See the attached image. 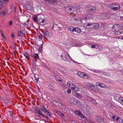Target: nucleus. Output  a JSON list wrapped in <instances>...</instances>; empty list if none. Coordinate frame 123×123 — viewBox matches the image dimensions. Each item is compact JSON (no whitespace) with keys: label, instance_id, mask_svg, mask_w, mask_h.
<instances>
[{"label":"nucleus","instance_id":"nucleus-32","mask_svg":"<svg viewBox=\"0 0 123 123\" xmlns=\"http://www.w3.org/2000/svg\"><path fill=\"white\" fill-rule=\"evenodd\" d=\"M114 3H112L110 5V8L111 9H113V8L114 7Z\"/></svg>","mask_w":123,"mask_h":123},{"label":"nucleus","instance_id":"nucleus-34","mask_svg":"<svg viewBox=\"0 0 123 123\" xmlns=\"http://www.w3.org/2000/svg\"><path fill=\"white\" fill-rule=\"evenodd\" d=\"M33 20L35 22H37H37L38 21V19L37 17H34L33 18Z\"/></svg>","mask_w":123,"mask_h":123},{"label":"nucleus","instance_id":"nucleus-44","mask_svg":"<svg viewBox=\"0 0 123 123\" xmlns=\"http://www.w3.org/2000/svg\"><path fill=\"white\" fill-rule=\"evenodd\" d=\"M71 91L70 89H68L67 91V92L68 94H70L71 92Z\"/></svg>","mask_w":123,"mask_h":123},{"label":"nucleus","instance_id":"nucleus-47","mask_svg":"<svg viewBox=\"0 0 123 123\" xmlns=\"http://www.w3.org/2000/svg\"><path fill=\"white\" fill-rule=\"evenodd\" d=\"M60 116L62 118H64V115L63 113H62Z\"/></svg>","mask_w":123,"mask_h":123},{"label":"nucleus","instance_id":"nucleus-51","mask_svg":"<svg viewBox=\"0 0 123 123\" xmlns=\"http://www.w3.org/2000/svg\"><path fill=\"white\" fill-rule=\"evenodd\" d=\"M12 20H11L9 23V25H11L12 24Z\"/></svg>","mask_w":123,"mask_h":123},{"label":"nucleus","instance_id":"nucleus-39","mask_svg":"<svg viewBox=\"0 0 123 123\" xmlns=\"http://www.w3.org/2000/svg\"><path fill=\"white\" fill-rule=\"evenodd\" d=\"M54 112L57 113V114L59 112H60V111H58V110L56 109H55L54 110Z\"/></svg>","mask_w":123,"mask_h":123},{"label":"nucleus","instance_id":"nucleus-6","mask_svg":"<svg viewBox=\"0 0 123 123\" xmlns=\"http://www.w3.org/2000/svg\"><path fill=\"white\" fill-rule=\"evenodd\" d=\"M122 27L120 26L118 24H116L114 25L112 28V31H115L116 30L120 29V28H122Z\"/></svg>","mask_w":123,"mask_h":123},{"label":"nucleus","instance_id":"nucleus-54","mask_svg":"<svg viewBox=\"0 0 123 123\" xmlns=\"http://www.w3.org/2000/svg\"><path fill=\"white\" fill-rule=\"evenodd\" d=\"M96 45H92L91 47L92 48H95Z\"/></svg>","mask_w":123,"mask_h":123},{"label":"nucleus","instance_id":"nucleus-19","mask_svg":"<svg viewBox=\"0 0 123 123\" xmlns=\"http://www.w3.org/2000/svg\"><path fill=\"white\" fill-rule=\"evenodd\" d=\"M55 79L56 80L58 81H60V82H62V80L61 79H60V78L59 77V75H56L55 76Z\"/></svg>","mask_w":123,"mask_h":123},{"label":"nucleus","instance_id":"nucleus-46","mask_svg":"<svg viewBox=\"0 0 123 123\" xmlns=\"http://www.w3.org/2000/svg\"><path fill=\"white\" fill-rule=\"evenodd\" d=\"M4 40H6V38L5 37L4 35L2 36Z\"/></svg>","mask_w":123,"mask_h":123},{"label":"nucleus","instance_id":"nucleus-10","mask_svg":"<svg viewBox=\"0 0 123 123\" xmlns=\"http://www.w3.org/2000/svg\"><path fill=\"white\" fill-rule=\"evenodd\" d=\"M88 98H89V100L91 101L93 104L97 105L98 104L96 102V100L95 99L90 97H88Z\"/></svg>","mask_w":123,"mask_h":123},{"label":"nucleus","instance_id":"nucleus-4","mask_svg":"<svg viewBox=\"0 0 123 123\" xmlns=\"http://www.w3.org/2000/svg\"><path fill=\"white\" fill-rule=\"evenodd\" d=\"M94 17V15L92 14H86L84 17H83L82 19L84 20L87 19H90L93 18Z\"/></svg>","mask_w":123,"mask_h":123},{"label":"nucleus","instance_id":"nucleus-55","mask_svg":"<svg viewBox=\"0 0 123 123\" xmlns=\"http://www.w3.org/2000/svg\"><path fill=\"white\" fill-rule=\"evenodd\" d=\"M118 8L119 10H120V9L121 8V6L119 4L118 5Z\"/></svg>","mask_w":123,"mask_h":123},{"label":"nucleus","instance_id":"nucleus-50","mask_svg":"<svg viewBox=\"0 0 123 123\" xmlns=\"http://www.w3.org/2000/svg\"><path fill=\"white\" fill-rule=\"evenodd\" d=\"M79 116H80V117L81 118H83V117H84V116H83V115L81 113L80 114V115H79Z\"/></svg>","mask_w":123,"mask_h":123},{"label":"nucleus","instance_id":"nucleus-31","mask_svg":"<svg viewBox=\"0 0 123 123\" xmlns=\"http://www.w3.org/2000/svg\"><path fill=\"white\" fill-rule=\"evenodd\" d=\"M9 0H0V4H3L4 2H7Z\"/></svg>","mask_w":123,"mask_h":123},{"label":"nucleus","instance_id":"nucleus-61","mask_svg":"<svg viewBox=\"0 0 123 123\" xmlns=\"http://www.w3.org/2000/svg\"><path fill=\"white\" fill-rule=\"evenodd\" d=\"M0 32L2 36L3 35H3V31H0Z\"/></svg>","mask_w":123,"mask_h":123},{"label":"nucleus","instance_id":"nucleus-60","mask_svg":"<svg viewBox=\"0 0 123 123\" xmlns=\"http://www.w3.org/2000/svg\"><path fill=\"white\" fill-rule=\"evenodd\" d=\"M14 12H16V7H14Z\"/></svg>","mask_w":123,"mask_h":123},{"label":"nucleus","instance_id":"nucleus-49","mask_svg":"<svg viewBox=\"0 0 123 123\" xmlns=\"http://www.w3.org/2000/svg\"><path fill=\"white\" fill-rule=\"evenodd\" d=\"M39 39L42 40L43 39V36L41 35H39Z\"/></svg>","mask_w":123,"mask_h":123},{"label":"nucleus","instance_id":"nucleus-18","mask_svg":"<svg viewBox=\"0 0 123 123\" xmlns=\"http://www.w3.org/2000/svg\"><path fill=\"white\" fill-rule=\"evenodd\" d=\"M73 86L71 87V88L73 89L76 92H78L79 91V89L77 87H75L74 85H73Z\"/></svg>","mask_w":123,"mask_h":123},{"label":"nucleus","instance_id":"nucleus-28","mask_svg":"<svg viewBox=\"0 0 123 123\" xmlns=\"http://www.w3.org/2000/svg\"><path fill=\"white\" fill-rule=\"evenodd\" d=\"M18 36L20 37H22L23 36V33L21 31H18Z\"/></svg>","mask_w":123,"mask_h":123},{"label":"nucleus","instance_id":"nucleus-25","mask_svg":"<svg viewBox=\"0 0 123 123\" xmlns=\"http://www.w3.org/2000/svg\"><path fill=\"white\" fill-rule=\"evenodd\" d=\"M94 27L92 28H96L98 27L99 26V24L98 23H95L94 24Z\"/></svg>","mask_w":123,"mask_h":123},{"label":"nucleus","instance_id":"nucleus-58","mask_svg":"<svg viewBox=\"0 0 123 123\" xmlns=\"http://www.w3.org/2000/svg\"><path fill=\"white\" fill-rule=\"evenodd\" d=\"M111 60H112L111 61H112V62L111 63V64H113L114 62V61L113 60H112V59H111Z\"/></svg>","mask_w":123,"mask_h":123},{"label":"nucleus","instance_id":"nucleus-59","mask_svg":"<svg viewBox=\"0 0 123 123\" xmlns=\"http://www.w3.org/2000/svg\"><path fill=\"white\" fill-rule=\"evenodd\" d=\"M114 7H117V6H118V5L117 4H114Z\"/></svg>","mask_w":123,"mask_h":123},{"label":"nucleus","instance_id":"nucleus-56","mask_svg":"<svg viewBox=\"0 0 123 123\" xmlns=\"http://www.w3.org/2000/svg\"><path fill=\"white\" fill-rule=\"evenodd\" d=\"M100 83L98 82H97L96 83V84L97 86H99Z\"/></svg>","mask_w":123,"mask_h":123},{"label":"nucleus","instance_id":"nucleus-12","mask_svg":"<svg viewBox=\"0 0 123 123\" xmlns=\"http://www.w3.org/2000/svg\"><path fill=\"white\" fill-rule=\"evenodd\" d=\"M73 94L74 96L77 97L81 99L82 98V96L80 94L74 91L73 92Z\"/></svg>","mask_w":123,"mask_h":123},{"label":"nucleus","instance_id":"nucleus-9","mask_svg":"<svg viewBox=\"0 0 123 123\" xmlns=\"http://www.w3.org/2000/svg\"><path fill=\"white\" fill-rule=\"evenodd\" d=\"M45 21V20L44 19L42 20L41 19H39L37 22V23L38 24H39L41 25H45L46 24V23L45 22H44V21Z\"/></svg>","mask_w":123,"mask_h":123},{"label":"nucleus","instance_id":"nucleus-23","mask_svg":"<svg viewBox=\"0 0 123 123\" xmlns=\"http://www.w3.org/2000/svg\"><path fill=\"white\" fill-rule=\"evenodd\" d=\"M74 112L75 114L78 115H80V114L81 113V112L80 111H77L75 110L74 111Z\"/></svg>","mask_w":123,"mask_h":123},{"label":"nucleus","instance_id":"nucleus-63","mask_svg":"<svg viewBox=\"0 0 123 123\" xmlns=\"http://www.w3.org/2000/svg\"><path fill=\"white\" fill-rule=\"evenodd\" d=\"M61 113L62 112H61L60 111V112H59L58 113V114L60 116Z\"/></svg>","mask_w":123,"mask_h":123},{"label":"nucleus","instance_id":"nucleus-3","mask_svg":"<svg viewBox=\"0 0 123 123\" xmlns=\"http://www.w3.org/2000/svg\"><path fill=\"white\" fill-rule=\"evenodd\" d=\"M96 11V7L94 6H91L89 8L88 10L89 12L91 14L95 13Z\"/></svg>","mask_w":123,"mask_h":123},{"label":"nucleus","instance_id":"nucleus-20","mask_svg":"<svg viewBox=\"0 0 123 123\" xmlns=\"http://www.w3.org/2000/svg\"><path fill=\"white\" fill-rule=\"evenodd\" d=\"M116 120L118 122L121 123L123 122V120L121 118L119 117H117L116 119Z\"/></svg>","mask_w":123,"mask_h":123},{"label":"nucleus","instance_id":"nucleus-52","mask_svg":"<svg viewBox=\"0 0 123 123\" xmlns=\"http://www.w3.org/2000/svg\"><path fill=\"white\" fill-rule=\"evenodd\" d=\"M35 77V82H36V83L37 82L38 80V79L37 78Z\"/></svg>","mask_w":123,"mask_h":123},{"label":"nucleus","instance_id":"nucleus-26","mask_svg":"<svg viewBox=\"0 0 123 123\" xmlns=\"http://www.w3.org/2000/svg\"><path fill=\"white\" fill-rule=\"evenodd\" d=\"M118 101L121 103V102L123 101V97H120L118 99Z\"/></svg>","mask_w":123,"mask_h":123},{"label":"nucleus","instance_id":"nucleus-7","mask_svg":"<svg viewBox=\"0 0 123 123\" xmlns=\"http://www.w3.org/2000/svg\"><path fill=\"white\" fill-rule=\"evenodd\" d=\"M63 57L62 58V59L66 61H68L69 62H70V60L69 61L68 60V58L67 56H68V55L70 57L68 53H63Z\"/></svg>","mask_w":123,"mask_h":123},{"label":"nucleus","instance_id":"nucleus-30","mask_svg":"<svg viewBox=\"0 0 123 123\" xmlns=\"http://www.w3.org/2000/svg\"><path fill=\"white\" fill-rule=\"evenodd\" d=\"M69 29L70 31H72L73 32L74 31L75 28L72 26H70L69 27Z\"/></svg>","mask_w":123,"mask_h":123},{"label":"nucleus","instance_id":"nucleus-53","mask_svg":"<svg viewBox=\"0 0 123 123\" xmlns=\"http://www.w3.org/2000/svg\"><path fill=\"white\" fill-rule=\"evenodd\" d=\"M123 28H120V29H119V30H116V31H113V32H115V31H118V30L119 31V30H123Z\"/></svg>","mask_w":123,"mask_h":123},{"label":"nucleus","instance_id":"nucleus-45","mask_svg":"<svg viewBox=\"0 0 123 123\" xmlns=\"http://www.w3.org/2000/svg\"><path fill=\"white\" fill-rule=\"evenodd\" d=\"M3 4H0V10H1L2 9V8L3 7Z\"/></svg>","mask_w":123,"mask_h":123},{"label":"nucleus","instance_id":"nucleus-43","mask_svg":"<svg viewBox=\"0 0 123 123\" xmlns=\"http://www.w3.org/2000/svg\"><path fill=\"white\" fill-rule=\"evenodd\" d=\"M98 117H99V116H97L95 118V120L98 121L99 120V118Z\"/></svg>","mask_w":123,"mask_h":123},{"label":"nucleus","instance_id":"nucleus-24","mask_svg":"<svg viewBox=\"0 0 123 123\" xmlns=\"http://www.w3.org/2000/svg\"><path fill=\"white\" fill-rule=\"evenodd\" d=\"M6 14V12L5 11H3L0 12V15H1L2 17L4 16Z\"/></svg>","mask_w":123,"mask_h":123},{"label":"nucleus","instance_id":"nucleus-33","mask_svg":"<svg viewBox=\"0 0 123 123\" xmlns=\"http://www.w3.org/2000/svg\"><path fill=\"white\" fill-rule=\"evenodd\" d=\"M40 110L44 113H45L47 111L46 109V108H41Z\"/></svg>","mask_w":123,"mask_h":123},{"label":"nucleus","instance_id":"nucleus-15","mask_svg":"<svg viewBox=\"0 0 123 123\" xmlns=\"http://www.w3.org/2000/svg\"><path fill=\"white\" fill-rule=\"evenodd\" d=\"M43 34L45 37H49L50 36V34L49 33V31H46V32H45Z\"/></svg>","mask_w":123,"mask_h":123},{"label":"nucleus","instance_id":"nucleus-41","mask_svg":"<svg viewBox=\"0 0 123 123\" xmlns=\"http://www.w3.org/2000/svg\"><path fill=\"white\" fill-rule=\"evenodd\" d=\"M74 99L73 98H71L70 100V102L71 103H72L73 102H75V101H74Z\"/></svg>","mask_w":123,"mask_h":123},{"label":"nucleus","instance_id":"nucleus-27","mask_svg":"<svg viewBox=\"0 0 123 123\" xmlns=\"http://www.w3.org/2000/svg\"><path fill=\"white\" fill-rule=\"evenodd\" d=\"M101 87L102 88H105L106 87V86L105 84L101 83L100 84L99 86Z\"/></svg>","mask_w":123,"mask_h":123},{"label":"nucleus","instance_id":"nucleus-16","mask_svg":"<svg viewBox=\"0 0 123 123\" xmlns=\"http://www.w3.org/2000/svg\"><path fill=\"white\" fill-rule=\"evenodd\" d=\"M78 33H80L81 31V30L79 28L76 27L75 28L74 31Z\"/></svg>","mask_w":123,"mask_h":123},{"label":"nucleus","instance_id":"nucleus-13","mask_svg":"<svg viewBox=\"0 0 123 123\" xmlns=\"http://www.w3.org/2000/svg\"><path fill=\"white\" fill-rule=\"evenodd\" d=\"M25 6L27 9L28 10L31 11L32 8V7L30 5L25 4Z\"/></svg>","mask_w":123,"mask_h":123},{"label":"nucleus","instance_id":"nucleus-1","mask_svg":"<svg viewBox=\"0 0 123 123\" xmlns=\"http://www.w3.org/2000/svg\"><path fill=\"white\" fill-rule=\"evenodd\" d=\"M64 7L66 9V10H67L69 12H70L73 10L74 8V6L72 5L68 4L65 6Z\"/></svg>","mask_w":123,"mask_h":123},{"label":"nucleus","instance_id":"nucleus-14","mask_svg":"<svg viewBox=\"0 0 123 123\" xmlns=\"http://www.w3.org/2000/svg\"><path fill=\"white\" fill-rule=\"evenodd\" d=\"M123 30H120L117 31H115L114 34L117 35H119L120 34H121L123 32Z\"/></svg>","mask_w":123,"mask_h":123},{"label":"nucleus","instance_id":"nucleus-17","mask_svg":"<svg viewBox=\"0 0 123 123\" xmlns=\"http://www.w3.org/2000/svg\"><path fill=\"white\" fill-rule=\"evenodd\" d=\"M32 57L35 58H36L37 59H39L38 54L35 53L33 54L32 56Z\"/></svg>","mask_w":123,"mask_h":123},{"label":"nucleus","instance_id":"nucleus-35","mask_svg":"<svg viewBox=\"0 0 123 123\" xmlns=\"http://www.w3.org/2000/svg\"><path fill=\"white\" fill-rule=\"evenodd\" d=\"M98 118H99V120L98 122H102L104 121V119L103 118L100 117H99Z\"/></svg>","mask_w":123,"mask_h":123},{"label":"nucleus","instance_id":"nucleus-64","mask_svg":"<svg viewBox=\"0 0 123 123\" xmlns=\"http://www.w3.org/2000/svg\"><path fill=\"white\" fill-rule=\"evenodd\" d=\"M83 118H84V120H87V118H86V117H83Z\"/></svg>","mask_w":123,"mask_h":123},{"label":"nucleus","instance_id":"nucleus-36","mask_svg":"<svg viewBox=\"0 0 123 123\" xmlns=\"http://www.w3.org/2000/svg\"><path fill=\"white\" fill-rule=\"evenodd\" d=\"M60 103L58 102H55L54 103V104L56 106H58L59 105Z\"/></svg>","mask_w":123,"mask_h":123},{"label":"nucleus","instance_id":"nucleus-62","mask_svg":"<svg viewBox=\"0 0 123 123\" xmlns=\"http://www.w3.org/2000/svg\"><path fill=\"white\" fill-rule=\"evenodd\" d=\"M115 117H116L115 116H112V118L113 119H114L115 118Z\"/></svg>","mask_w":123,"mask_h":123},{"label":"nucleus","instance_id":"nucleus-48","mask_svg":"<svg viewBox=\"0 0 123 123\" xmlns=\"http://www.w3.org/2000/svg\"><path fill=\"white\" fill-rule=\"evenodd\" d=\"M11 37L12 38H14L15 37L14 34H11Z\"/></svg>","mask_w":123,"mask_h":123},{"label":"nucleus","instance_id":"nucleus-11","mask_svg":"<svg viewBox=\"0 0 123 123\" xmlns=\"http://www.w3.org/2000/svg\"><path fill=\"white\" fill-rule=\"evenodd\" d=\"M94 23H89L87 24H85V26H90L91 27H90V28L91 29H93L94 28H92L93 27H94Z\"/></svg>","mask_w":123,"mask_h":123},{"label":"nucleus","instance_id":"nucleus-22","mask_svg":"<svg viewBox=\"0 0 123 123\" xmlns=\"http://www.w3.org/2000/svg\"><path fill=\"white\" fill-rule=\"evenodd\" d=\"M107 104L109 107L112 108H113L115 107L111 103H109Z\"/></svg>","mask_w":123,"mask_h":123},{"label":"nucleus","instance_id":"nucleus-8","mask_svg":"<svg viewBox=\"0 0 123 123\" xmlns=\"http://www.w3.org/2000/svg\"><path fill=\"white\" fill-rule=\"evenodd\" d=\"M77 74L80 77H85V78H88L87 75L85 73L80 72H78Z\"/></svg>","mask_w":123,"mask_h":123},{"label":"nucleus","instance_id":"nucleus-37","mask_svg":"<svg viewBox=\"0 0 123 123\" xmlns=\"http://www.w3.org/2000/svg\"><path fill=\"white\" fill-rule=\"evenodd\" d=\"M113 10L114 11H117L119 10L118 9V6L114 7V8H113Z\"/></svg>","mask_w":123,"mask_h":123},{"label":"nucleus","instance_id":"nucleus-29","mask_svg":"<svg viewBox=\"0 0 123 123\" xmlns=\"http://www.w3.org/2000/svg\"><path fill=\"white\" fill-rule=\"evenodd\" d=\"M43 43H42V44L40 45L39 48V50L40 52H41L42 51V48H43Z\"/></svg>","mask_w":123,"mask_h":123},{"label":"nucleus","instance_id":"nucleus-38","mask_svg":"<svg viewBox=\"0 0 123 123\" xmlns=\"http://www.w3.org/2000/svg\"><path fill=\"white\" fill-rule=\"evenodd\" d=\"M45 114H46L47 115H48V116H49L50 117H51L50 116L51 115L50 114V113L49 112H48V111L47 112H45Z\"/></svg>","mask_w":123,"mask_h":123},{"label":"nucleus","instance_id":"nucleus-42","mask_svg":"<svg viewBox=\"0 0 123 123\" xmlns=\"http://www.w3.org/2000/svg\"><path fill=\"white\" fill-rule=\"evenodd\" d=\"M88 87H94V86L91 84H90L88 85Z\"/></svg>","mask_w":123,"mask_h":123},{"label":"nucleus","instance_id":"nucleus-5","mask_svg":"<svg viewBox=\"0 0 123 123\" xmlns=\"http://www.w3.org/2000/svg\"><path fill=\"white\" fill-rule=\"evenodd\" d=\"M46 2L49 3L56 4L58 5H60V3L58 1V0H44Z\"/></svg>","mask_w":123,"mask_h":123},{"label":"nucleus","instance_id":"nucleus-21","mask_svg":"<svg viewBox=\"0 0 123 123\" xmlns=\"http://www.w3.org/2000/svg\"><path fill=\"white\" fill-rule=\"evenodd\" d=\"M24 55L25 56V57L27 59H29V56L28 53L26 52L24 53Z\"/></svg>","mask_w":123,"mask_h":123},{"label":"nucleus","instance_id":"nucleus-2","mask_svg":"<svg viewBox=\"0 0 123 123\" xmlns=\"http://www.w3.org/2000/svg\"><path fill=\"white\" fill-rule=\"evenodd\" d=\"M35 111L36 113L42 116L43 117H45L47 119H48V117L44 115L42 113L39 108H36L35 110Z\"/></svg>","mask_w":123,"mask_h":123},{"label":"nucleus","instance_id":"nucleus-57","mask_svg":"<svg viewBox=\"0 0 123 123\" xmlns=\"http://www.w3.org/2000/svg\"><path fill=\"white\" fill-rule=\"evenodd\" d=\"M70 83V81H68L67 82V84H69V86H70L71 85V84Z\"/></svg>","mask_w":123,"mask_h":123},{"label":"nucleus","instance_id":"nucleus-40","mask_svg":"<svg viewBox=\"0 0 123 123\" xmlns=\"http://www.w3.org/2000/svg\"><path fill=\"white\" fill-rule=\"evenodd\" d=\"M5 101L6 102V103L7 104H8L10 102V101L9 100L6 99Z\"/></svg>","mask_w":123,"mask_h":123}]
</instances>
